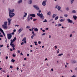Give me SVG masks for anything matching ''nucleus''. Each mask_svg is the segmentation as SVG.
I'll return each mask as SVG.
<instances>
[{"instance_id":"f257e3e1","label":"nucleus","mask_w":77,"mask_h":77,"mask_svg":"<svg viewBox=\"0 0 77 77\" xmlns=\"http://www.w3.org/2000/svg\"><path fill=\"white\" fill-rule=\"evenodd\" d=\"M41 12V11L39 10L38 11V13L37 14L38 16L40 17V18L42 20L44 19V17L43 16V14L42 13L40 14V13Z\"/></svg>"},{"instance_id":"f03ea898","label":"nucleus","mask_w":77,"mask_h":77,"mask_svg":"<svg viewBox=\"0 0 77 77\" xmlns=\"http://www.w3.org/2000/svg\"><path fill=\"white\" fill-rule=\"evenodd\" d=\"M4 24L2 25V27L4 29H8V26L7 25H8V22H4Z\"/></svg>"},{"instance_id":"7ed1b4c3","label":"nucleus","mask_w":77,"mask_h":77,"mask_svg":"<svg viewBox=\"0 0 77 77\" xmlns=\"http://www.w3.org/2000/svg\"><path fill=\"white\" fill-rule=\"evenodd\" d=\"M9 15L10 18H11L15 16V14L14 13H9Z\"/></svg>"},{"instance_id":"20e7f679","label":"nucleus","mask_w":77,"mask_h":77,"mask_svg":"<svg viewBox=\"0 0 77 77\" xmlns=\"http://www.w3.org/2000/svg\"><path fill=\"white\" fill-rule=\"evenodd\" d=\"M7 20H8V26H9L11 24V21H12V19L9 18H8L7 19Z\"/></svg>"},{"instance_id":"39448f33","label":"nucleus","mask_w":77,"mask_h":77,"mask_svg":"<svg viewBox=\"0 0 77 77\" xmlns=\"http://www.w3.org/2000/svg\"><path fill=\"white\" fill-rule=\"evenodd\" d=\"M8 38V39H11L12 38V34H7Z\"/></svg>"},{"instance_id":"423d86ee","label":"nucleus","mask_w":77,"mask_h":77,"mask_svg":"<svg viewBox=\"0 0 77 77\" xmlns=\"http://www.w3.org/2000/svg\"><path fill=\"white\" fill-rule=\"evenodd\" d=\"M33 7L36 9V10H37V11H39V8L37 6L34 5Z\"/></svg>"},{"instance_id":"0eeeda50","label":"nucleus","mask_w":77,"mask_h":77,"mask_svg":"<svg viewBox=\"0 0 77 77\" xmlns=\"http://www.w3.org/2000/svg\"><path fill=\"white\" fill-rule=\"evenodd\" d=\"M67 21L68 23H73L72 21L69 19H67Z\"/></svg>"},{"instance_id":"6e6552de","label":"nucleus","mask_w":77,"mask_h":77,"mask_svg":"<svg viewBox=\"0 0 77 77\" xmlns=\"http://www.w3.org/2000/svg\"><path fill=\"white\" fill-rule=\"evenodd\" d=\"M23 30V28L22 27H21L20 29L18 31V32H19V33H21V32H22V31Z\"/></svg>"},{"instance_id":"1a4fd4ad","label":"nucleus","mask_w":77,"mask_h":77,"mask_svg":"<svg viewBox=\"0 0 77 77\" xmlns=\"http://www.w3.org/2000/svg\"><path fill=\"white\" fill-rule=\"evenodd\" d=\"M9 13H13V12H14V11H15V10H14V9L11 10H9Z\"/></svg>"},{"instance_id":"9d476101","label":"nucleus","mask_w":77,"mask_h":77,"mask_svg":"<svg viewBox=\"0 0 77 77\" xmlns=\"http://www.w3.org/2000/svg\"><path fill=\"white\" fill-rule=\"evenodd\" d=\"M42 5L45 6V5H46V2H45V1H43L42 3Z\"/></svg>"},{"instance_id":"9b49d317","label":"nucleus","mask_w":77,"mask_h":77,"mask_svg":"<svg viewBox=\"0 0 77 77\" xmlns=\"http://www.w3.org/2000/svg\"><path fill=\"white\" fill-rule=\"evenodd\" d=\"M27 21L29 22L30 21V15H29L27 18Z\"/></svg>"},{"instance_id":"f8f14e48","label":"nucleus","mask_w":77,"mask_h":77,"mask_svg":"<svg viewBox=\"0 0 77 77\" xmlns=\"http://www.w3.org/2000/svg\"><path fill=\"white\" fill-rule=\"evenodd\" d=\"M30 17H34V18H35V17H36V15H35V14H30Z\"/></svg>"},{"instance_id":"ddd939ff","label":"nucleus","mask_w":77,"mask_h":77,"mask_svg":"<svg viewBox=\"0 0 77 77\" xmlns=\"http://www.w3.org/2000/svg\"><path fill=\"white\" fill-rule=\"evenodd\" d=\"M65 19H62L60 20V22H64V21H65Z\"/></svg>"},{"instance_id":"4468645a","label":"nucleus","mask_w":77,"mask_h":77,"mask_svg":"<svg viewBox=\"0 0 77 77\" xmlns=\"http://www.w3.org/2000/svg\"><path fill=\"white\" fill-rule=\"evenodd\" d=\"M71 13H72V14H74V13H76V11H75V10H73L71 11Z\"/></svg>"},{"instance_id":"2eb2a0df","label":"nucleus","mask_w":77,"mask_h":77,"mask_svg":"<svg viewBox=\"0 0 77 77\" xmlns=\"http://www.w3.org/2000/svg\"><path fill=\"white\" fill-rule=\"evenodd\" d=\"M56 16H57V14H54L52 16V18H55V17H56Z\"/></svg>"},{"instance_id":"dca6fc26","label":"nucleus","mask_w":77,"mask_h":77,"mask_svg":"<svg viewBox=\"0 0 77 77\" xmlns=\"http://www.w3.org/2000/svg\"><path fill=\"white\" fill-rule=\"evenodd\" d=\"M28 3L30 4H32V0H29Z\"/></svg>"},{"instance_id":"f3484780","label":"nucleus","mask_w":77,"mask_h":77,"mask_svg":"<svg viewBox=\"0 0 77 77\" xmlns=\"http://www.w3.org/2000/svg\"><path fill=\"white\" fill-rule=\"evenodd\" d=\"M61 9V7L60 6H58L57 8V9L58 11H60V9Z\"/></svg>"},{"instance_id":"a211bd4d","label":"nucleus","mask_w":77,"mask_h":77,"mask_svg":"<svg viewBox=\"0 0 77 77\" xmlns=\"http://www.w3.org/2000/svg\"><path fill=\"white\" fill-rule=\"evenodd\" d=\"M34 31L35 32H38V29H37V28H35L34 29Z\"/></svg>"},{"instance_id":"6ab92c4d","label":"nucleus","mask_w":77,"mask_h":77,"mask_svg":"<svg viewBox=\"0 0 77 77\" xmlns=\"http://www.w3.org/2000/svg\"><path fill=\"white\" fill-rule=\"evenodd\" d=\"M73 18H74L75 20H76V19H77V16H73Z\"/></svg>"},{"instance_id":"aec40b11","label":"nucleus","mask_w":77,"mask_h":77,"mask_svg":"<svg viewBox=\"0 0 77 77\" xmlns=\"http://www.w3.org/2000/svg\"><path fill=\"white\" fill-rule=\"evenodd\" d=\"M23 2V0H20L18 2V3L19 4H20V3H22Z\"/></svg>"},{"instance_id":"412c9836","label":"nucleus","mask_w":77,"mask_h":77,"mask_svg":"<svg viewBox=\"0 0 77 77\" xmlns=\"http://www.w3.org/2000/svg\"><path fill=\"white\" fill-rule=\"evenodd\" d=\"M10 45L12 47H15V46L14 44H10Z\"/></svg>"},{"instance_id":"4be33fe9","label":"nucleus","mask_w":77,"mask_h":77,"mask_svg":"<svg viewBox=\"0 0 77 77\" xmlns=\"http://www.w3.org/2000/svg\"><path fill=\"white\" fill-rule=\"evenodd\" d=\"M26 41V37H24L22 40V41H23L24 42V41Z\"/></svg>"},{"instance_id":"5701e85b","label":"nucleus","mask_w":77,"mask_h":77,"mask_svg":"<svg viewBox=\"0 0 77 77\" xmlns=\"http://www.w3.org/2000/svg\"><path fill=\"white\" fill-rule=\"evenodd\" d=\"M24 14H25V15H24L23 16V17H26V16H27V13H26L24 12Z\"/></svg>"},{"instance_id":"b1692460","label":"nucleus","mask_w":77,"mask_h":77,"mask_svg":"<svg viewBox=\"0 0 77 77\" xmlns=\"http://www.w3.org/2000/svg\"><path fill=\"white\" fill-rule=\"evenodd\" d=\"M11 42L10 43V44H13L14 43V41H13V40H12V39H11Z\"/></svg>"},{"instance_id":"393cba45","label":"nucleus","mask_w":77,"mask_h":77,"mask_svg":"<svg viewBox=\"0 0 77 77\" xmlns=\"http://www.w3.org/2000/svg\"><path fill=\"white\" fill-rule=\"evenodd\" d=\"M47 14L48 15H51V12L50 11H49L47 13Z\"/></svg>"},{"instance_id":"a878e982","label":"nucleus","mask_w":77,"mask_h":77,"mask_svg":"<svg viewBox=\"0 0 77 77\" xmlns=\"http://www.w3.org/2000/svg\"><path fill=\"white\" fill-rule=\"evenodd\" d=\"M15 40H17V38H16V37H15L12 41L14 42Z\"/></svg>"},{"instance_id":"bb28decb","label":"nucleus","mask_w":77,"mask_h":77,"mask_svg":"<svg viewBox=\"0 0 77 77\" xmlns=\"http://www.w3.org/2000/svg\"><path fill=\"white\" fill-rule=\"evenodd\" d=\"M58 18H59V17L58 16H57L55 18V20H58Z\"/></svg>"},{"instance_id":"cd10ccee","label":"nucleus","mask_w":77,"mask_h":77,"mask_svg":"<svg viewBox=\"0 0 77 77\" xmlns=\"http://www.w3.org/2000/svg\"><path fill=\"white\" fill-rule=\"evenodd\" d=\"M77 62H76V61H75V60H73L72 61V63H76Z\"/></svg>"},{"instance_id":"c85d7f7f","label":"nucleus","mask_w":77,"mask_h":77,"mask_svg":"<svg viewBox=\"0 0 77 77\" xmlns=\"http://www.w3.org/2000/svg\"><path fill=\"white\" fill-rule=\"evenodd\" d=\"M75 0H72L71 1V4H72L73 3V2H74V1Z\"/></svg>"},{"instance_id":"c756f323","label":"nucleus","mask_w":77,"mask_h":77,"mask_svg":"<svg viewBox=\"0 0 77 77\" xmlns=\"http://www.w3.org/2000/svg\"><path fill=\"white\" fill-rule=\"evenodd\" d=\"M57 26H58V27H60V26H62V24L60 23V24H58V25H57Z\"/></svg>"},{"instance_id":"7c9ffc66","label":"nucleus","mask_w":77,"mask_h":77,"mask_svg":"<svg viewBox=\"0 0 77 77\" xmlns=\"http://www.w3.org/2000/svg\"><path fill=\"white\" fill-rule=\"evenodd\" d=\"M11 62H13V63H14V62H15V60L12 59L11 60Z\"/></svg>"},{"instance_id":"2f4dec72","label":"nucleus","mask_w":77,"mask_h":77,"mask_svg":"<svg viewBox=\"0 0 77 77\" xmlns=\"http://www.w3.org/2000/svg\"><path fill=\"white\" fill-rule=\"evenodd\" d=\"M66 11H69V8L67 7L66 8Z\"/></svg>"},{"instance_id":"473e14b6","label":"nucleus","mask_w":77,"mask_h":77,"mask_svg":"<svg viewBox=\"0 0 77 77\" xmlns=\"http://www.w3.org/2000/svg\"><path fill=\"white\" fill-rule=\"evenodd\" d=\"M2 33L3 35H4V36H5V32H3V30L1 32Z\"/></svg>"},{"instance_id":"72a5a7b5","label":"nucleus","mask_w":77,"mask_h":77,"mask_svg":"<svg viewBox=\"0 0 77 77\" xmlns=\"http://www.w3.org/2000/svg\"><path fill=\"white\" fill-rule=\"evenodd\" d=\"M13 57H15L16 56V55L15 54H13L12 55Z\"/></svg>"},{"instance_id":"f704fd0d","label":"nucleus","mask_w":77,"mask_h":77,"mask_svg":"<svg viewBox=\"0 0 77 77\" xmlns=\"http://www.w3.org/2000/svg\"><path fill=\"white\" fill-rule=\"evenodd\" d=\"M63 55V54H58V56H62Z\"/></svg>"},{"instance_id":"c9c22d12","label":"nucleus","mask_w":77,"mask_h":77,"mask_svg":"<svg viewBox=\"0 0 77 77\" xmlns=\"http://www.w3.org/2000/svg\"><path fill=\"white\" fill-rule=\"evenodd\" d=\"M64 16L65 17H68V14H64Z\"/></svg>"},{"instance_id":"e433bc0d","label":"nucleus","mask_w":77,"mask_h":77,"mask_svg":"<svg viewBox=\"0 0 77 77\" xmlns=\"http://www.w3.org/2000/svg\"><path fill=\"white\" fill-rule=\"evenodd\" d=\"M26 29H30V26H27L26 27Z\"/></svg>"},{"instance_id":"4c0bfd02","label":"nucleus","mask_w":77,"mask_h":77,"mask_svg":"<svg viewBox=\"0 0 77 77\" xmlns=\"http://www.w3.org/2000/svg\"><path fill=\"white\" fill-rule=\"evenodd\" d=\"M3 29L0 28V31L2 32H3Z\"/></svg>"},{"instance_id":"58836bf2","label":"nucleus","mask_w":77,"mask_h":77,"mask_svg":"<svg viewBox=\"0 0 77 77\" xmlns=\"http://www.w3.org/2000/svg\"><path fill=\"white\" fill-rule=\"evenodd\" d=\"M45 22H47V20H46V19H45V20L43 21V23H45Z\"/></svg>"},{"instance_id":"ea45409f","label":"nucleus","mask_w":77,"mask_h":77,"mask_svg":"<svg viewBox=\"0 0 77 77\" xmlns=\"http://www.w3.org/2000/svg\"><path fill=\"white\" fill-rule=\"evenodd\" d=\"M54 48L55 49H57V46H55Z\"/></svg>"},{"instance_id":"a19ab883","label":"nucleus","mask_w":77,"mask_h":77,"mask_svg":"<svg viewBox=\"0 0 77 77\" xmlns=\"http://www.w3.org/2000/svg\"><path fill=\"white\" fill-rule=\"evenodd\" d=\"M45 35V33H43L42 34V36H43L44 35Z\"/></svg>"},{"instance_id":"79ce46f5","label":"nucleus","mask_w":77,"mask_h":77,"mask_svg":"<svg viewBox=\"0 0 77 77\" xmlns=\"http://www.w3.org/2000/svg\"><path fill=\"white\" fill-rule=\"evenodd\" d=\"M21 45H24V42H22L21 43Z\"/></svg>"},{"instance_id":"37998d69","label":"nucleus","mask_w":77,"mask_h":77,"mask_svg":"<svg viewBox=\"0 0 77 77\" xmlns=\"http://www.w3.org/2000/svg\"><path fill=\"white\" fill-rule=\"evenodd\" d=\"M32 34H33V35H35V32H34V31H32Z\"/></svg>"},{"instance_id":"c03bdc74","label":"nucleus","mask_w":77,"mask_h":77,"mask_svg":"<svg viewBox=\"0 0 77 77\" xmlns=\"http://www.w3.org/2000/svg\"><path fill=\"white\" fill-rule=\"evenodd\" d=\"M71 77H76L75 75H74L72 76Z\"/></svg>"},{"instance_id":"a18cd8bd","label":"nucleus","mask_w":77,"mask_h":77,"mask_svg":"<svg viewBox=\"0 0 77 77\" xmlns=\"http://www.w3.org/2000/svg\"><path fill=\"white\" fill-rule=\"evenodd\" d=\"M36 20H37L36 19H33V21H36Z\"/></svg>"},{"instance_id":"49530a36","label":"nucleus","mask_w":77,"mask_h":77,"mask_svg":"<svg viewBox=\"0 0 77 77\" xmlns=\"http://www.w3.org/2000/svg\"><path fill=\"white\" fill-rule=\"evenodd\" d=\"M72 34H70L69 35V37H70V38H71V37H72Z\"/></svg>"},{"instance_id":"de8ad7c7","label":"nucleus","mask_w":77,"mask_h":77,"mask_svg":"<svg viewBox=\"0 0 77 77\" xmlns=\"http://www.w3.org/2000/svg\"><path fill=\"white\" fill-rule=\"evenodd\" d=\"M36 35V34L35 33L34 34H33L32 36H33L34 37Z\"/></svg>"},{"instance_id":"09e8293b","label":"nucleus","mask_w":77,"mask_h":77,"mask_svg":"<svg viewBox=\"0 0 77 77\" xmlns=\"http://www.w3.org/2000/svg\"><path fill=\"white\" fill-rule=\"evenodd\" d=\"M15 33V32H13L12 33H11L10 34H11V35H14Z\"/></svg>"},{"instance_id":"8fccbe9b","label":"nucleus","mask_w":77,"mask_h":77,"mask_svg":"<svg viewBox=\"0 0 77 77\" xmlns=\"http://www.w3.org/2000/svg\"><path fill=\"white\" fill-rule=\"evenodd\" d=\"M38 44H41V41H39L38 42Z\"/></svg>"},{"instance_id":"3c124183","label":"nucleus","mask_w":77,"mask_h":77,"mask_svg":"<svg viewBox=\"0 0 77 77\" xmlns=\"http://www.w3.org/2000/svg\"><path fill=\"white\" fill-rule=\"evenodd\" d=\"M58 6V5H56V6L55 8L57 9V8Z\"/></svg>"},{"instance_id":"603ef678","label":"nucleus","mask_w":77,"mask_h":77,"mask_svg":"<svg viewBox=\"0 0 77 77\" xmlns=\"http://www.w3.org/2000/svg\"><path fill=\"white\" fill-rule=\"evenodd\" d=\"M34 37V36H31V39H33V37Z\"/></svg>"},{"instance_id":"864d4df0","label":"nucleus","mask_w":77,"mask_h":77,"mask_svg":"<svg viewBox=\"0 0 77 77\" xmlns=\"http://www.w3.org/2000/svg\"><path fill=\"white\" fill-rule=\"evenodd\" d=\"M3 45H0V48H2V47H3Z\"/></svg>"},{"instance_id":"5fc2aeb1","label":"nucleus","mask_w":77,"mask_h":77,"mask_svg":"<svg viewBox=\"0 0 77 77\" xmlns=\"http://www.w3.org/2000/svg\"><path fill=\"white\" fill-rule=\"evenodd\" d=\"M72 33L73 34L75 33V31H72Z\"/></svg>"},{"instance_id":"6e6d98bb","label":"nucleus","mask_w":77,"mask_h":77,"mask_svg":"<svg viewBox=\"0 0 77 77\" xmlns=\"http://www.w3.org/2000/svg\"><path fill=\"white\" fill-rule=\"evenodd\" d=\"M10 68L12 69V68H13V67L12 66H10Z\"/></svg>"},{"instance_id":"4d7b16f0","label":"nucleus","mask_w":77,"mask_h":77,"mask_svg":"<svg viewBox=\"0 0 77 77\" xmlns=\"http://www.w3.org/2000/svg\"><path fill=\"white\" fill-rule=\"evenodd\" d=\"M17 52L18 53H20V50L18 51Z\"/></svg>"},{"instance_id":"13d9d810","label":"nucleus","mask_w":77,"mask_h":77,"mask_svg":"<svg viewBox=\"0 0 77 77\" xmlns=\"http://www.w3.org/2000/svg\"><path fill=\"white\" fill-rule=\"evenodd\" d=\"M42 32H45V30H42Z\"/></svg>"},{"instance_id":"bf43d9fd","label":"nucleus","mask_w":77,"mask_h":77,"mask_svg":"<svg viewBox=\"0 0 77 77\" xmlns=\"http://www.w3.org/2000/svg\"><path fill=\"white\" fill-rule=\"evenodd\" d=\"M5 58H6V59H8V56L6 57Z\"/></svg>"},{"instance_id":"052dcab7","label":"nucleus","mask_w":77,"mask_h":77,"mask_svg":"<svg viewBox=\"0 0 77 77\" xmlns=\"http://www.w3.org/2000/svg\"><path fill=\"white\" fill-rule=\"evenodd\" d=\"M43 2H47V0H44V1Z\"/></svg>"},{"instance_id":"680f3d73","label":"nucleus","mask_w":77,"mask_h":77,"mask_svg":"<svg viewBox=\"0 0 77 77\" xmlns=\"http://www.w3.org/2000/svg\"><path fill=\"white\" fill-rule=\"evenodd\" d=\"M0 37H1V38H2V37H3V35H1Z\"/></svg>"},{"instance_id":"e2e57ef3","label":"nucleus","mask_w":77,"mask_h":77,"mask_svg":"<svg viewBox=\"0 0 77 77\" xmlns=\"http://www.w3.org/2000/svg\"><path fill=\"white\" fill-rule=\"evenodd\" d=\"M13 50H15V48L14 47H13Z\"/></svg>"},{"instance_id":"0e129e2a","label":"nucleus","mask_w":77,"mask_h":77,"mask_svg":"<svg viewBox=\"0 0 77 77\" xmlns=\"http://www.w3.org/2000/svg\"><path fill=\"white\" fill-rule=\"evenodd\" d=\"M27 58H24V60H26Z\"/></svg>"},{"instance_id":"69168bd1","label":"nucleus","mask_w":77,"mask_h":77,"mask_svg":"<svg viewBox=\"0 0 77 77\" xmlns=\"http://www.w3.org/2000/svg\"><path fill=\"white\" fill-rule=\"evenodd\" d=\"M46 65H47V66H48V63H46Z\"/></svg>"},{"instance_id":"338daca9","label":"nucleus","mask_w":77,"mask_h":77,"mask_svg":"<svg viewBox=\"0 0 77 77\" xmlns=\"http://www.w3.org/2000/svg\"><path fill=\"white\" fill-rule=\"evenodd\" d=\"M51 71H53V69H51Z\"/></svg>"},{"instance_id":"774afa93","label":"nucleus","mask_w":77,"mask_h":77,"mask_svg":"<svg viewBox=\"0 0 77 77\" xmlns=\"http://www.w3.org/2000/svg\"><path fill=\"white\" fill-rule=\"evenodd\" d=\"M75 70L76 71H77V67L75 69Z\"/></svg>"}]
</instances>
